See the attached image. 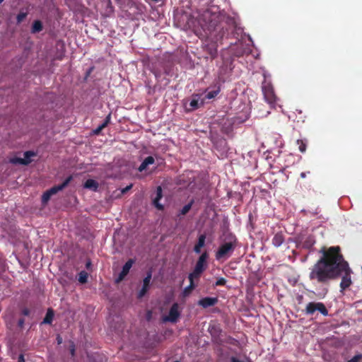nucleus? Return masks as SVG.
Instances as JSON below:
<instances>
[{
  "label": "nucleus",
  "instance_id": "473e14b6",
  "mask_svg": "<svg viewBox=\"0 0 362 362\" xmlns=\"http://www.w3.org/2000/svg\"><path fill=\"white\" fill-rule=\"evenodd\" d=\"M144 160L148 163V165L153 164L155 162L154 158L151 156L146 157Z\"/></svg>",
  "mask_w": 362,
  "mask_h": 362
},
{
  "label": "nucleus",
  "instance_id": "a878e982",
  "mask_svg": "<svg viewBox=\"0 0 362 362\" xmlns=\"http://www.w3.org/2000/svg\"><path fill=\"white\" fill-rule=\"evenodd\" d=\"M296 144L298 146V149L301 153H305L307 148V142L302 139H298Z\"/></svg>",
  "mask_w": 362,
  "mask_h": 362
},
{
  "label": "nucleus",
  "instance_id": "5701e85b",
  "mask_svg": "<svg viewBox=\"0 0 362 362\" xmlns=\"http://www.w3.org/2000/svg\"><path fill=\"white\" fill-rule=\"evenodd\" d=\"M193 204H194V200L192 199L187 204L185 205L182 208V209L180 211L178 216H180V215H182V216L186 215L191 209Z\"/></svg>",
  "mask_w": 362,
  "mask_h": 362
},
{
  "label": "nucleus",
  "instance_id": "f03ea898",
  "mask_svg": "<svg viewBox=\"0 0 362 362\" xmlns=\"http://www.w3.org/2000/svg\"><path fill=\"white\" fill-rule=\"evenodd\" d=\"M199 23L203 30L215 39L216 42L224 37H230L237 28L235 18L220 11L216 6H211L203 11L199 18Z\"/></svg>",
  "mask_w": 362,
  "mask_h": 362
},
{
  "label": "nucleus",
  "instance_id": "4468645a",
  "mask_svg": "<svg viewBox=\"0 0 362 362\" xmlns=\"http://www.w3.org/2000/svg\"><path fill=\"white\" fill-rule=\"evenodd\" d=\"M284 240V235L281 232L276 233L272 239V244L274 246L278 247L283 244Z\"/></svg>",
  "mask_w": 362,
  "mask_h": 362
},
{
  "label": "nucleus",
  "instance_id": "2eb2a0df",
  "mask_svg": "<svg viewBox=\"0 0 362 362\" xmlns=\"http://www.w3.org/2000/svg\"><path fill=\"white\" fill-rule=\"evenodd\" d=\"M206 235L202 234L199 236L198 241L194 247V251L196 253H200L201 249L205 245Z\"/></svg>",
  "mask_w": 362,
  "mask_h": 362
},
{
  "label": "nucleus",
  "instance_id": "412c9836",
  "mask_svg": "<svg viewBox=\"0 0 362 362\" xmlns=\"http://www.w3.org/2000/svg\"><path fill=\"white\" fill-rule=\"evenodd\" d=\"M54 318V311L52 308H49L45 315V318L43 319L42 323L44 324H51Z\"/></svg>",
  "mask_w": 362,
  "mask_h": 362
},
{
  "label": "nucleus",
  "instance_id": "37998d69",
  "mask_svg": "<svg viewBox=\"0 0 362 362\" xmlns=\"http://www.w3.org/2000/svg\"><path fill=\"white\" fill-rule=\"evenodd\" d=\"M108 4H111V0H108Z\"/></svg>",
  "mask_w": 362,
  "mask_h": 362
},
{
  "label": "nucleus",
  "instance_id": "0eeeda50",
  "mask_svg": "<svg viewBox=\"0 0 362 362\" xmlns=\"http://www.w3.org/2000/svg\"><path fill=\"white\" fill-rule=\"evenodd\" d=\"M36 153L32 151H28L24 153V158L13 157L9 159V162L12 164L28 165L32 162L31 157L35 156Z\"/></svg>",
  "mask_w": 362,
  "mask_h": 362
},
{
  "label": "nucleus",
  "instance_id": "ddd939ff",
  "mask_svg": "<svg viewBox=\"0 0 362 362\" xmlns=\"http://www.w3.org/2000/svg\"><path fill=\"white\" fill-rule=\"evenodd\" d=\"M163 197V190L160 186L156 188V197L153 199V205L159 210L163 209V206L159 203V201Z\"/></svg>",
  "mask_w": 362,
  "mask_h": 362
},
{
  "label": "nucleus",
  "instance_id": "a211bd4d",
  "mask_svg": "<svg viewBox=\"0 0 362 362\" xmlns=\"http://www.w3.org/2000/svg\"><path fill=\"white\" fill-rule=\"evenodd\" d=\"M315 243V238L313 235L308 236L302 243V246L305 249H310Z\"/></svg>",
  "mask_w": 362,
  "mask_h": 362
},
{
  "label": "nucleus",
  "instance_id": "1a4fd4ad",
  "mask_svg": "<svg viewBox=\"0 0 362 362\" xmlns=\"http://www.w3.org/2000/svg\"><path fill=\"white\" fill-rule=\"evenodd\" d=\"M135 263L134 259H129L122 267L121 272L119 274L118 277L116 279V282L119 283L122 281L129 274V270L132 267L133 264Z\"/></svg>",
  "mask_w": 362,
  "mask_h": 362
},
{
  "label": "nucleus",
  "instance_id": "cd10ccee",
  "mask_svg": "<svg viewBox=\"0 0 362 362\" xmlns=\"http://www.w3.org/2000/svg\"><path fill=\"white\" fill-rule=\"evenodd\" d=\"M220 92V87H218L216 90H213L207 92L206 98L212 99L214 98Z\"/></svg>",
  "mask_w": 362,
  "mask_h": 362
},
{
  "label": "nucleus",
  "instance_id": "4c0bfd02",
  "mask_svg": "<svg viewBox=\"0 0 362 362\" xmlns=\"http://www.w3.org/2000/svg\"><path fill=\"white\" fill-rule=\"evenodd\" d=\"M57 341L58 344H62V338L60 335H57Z\"/></svg>",
  "mask_w": 362,
  "mask_h": 362
},
{
  "label": "nucleus",
  "instance_id": "20e7f679",
  "mask_svg": "<svg viewBox=\"0 0 362 362\" xmlns=\"http://www.w3.org/2000/svg\"><path fill=\"white\" fill-rule=\"evenodd\" d=\"M209 255L206 252H203L198 258L193 271L189 274L190 277H194L199 279L202 274L208 267L207 259Z\"/></svg>",
  "mask_w": 362,
  "mask_h": 362
},
{
  "label": "nucleus",
  "instance_id": "c85d7f7f",
  "mask_svg": "<svg viewBox=\"0 0 362 362\" xmlns=\"http://www.w3.org/2000/svg\"><path fill=\"white\" fill-rule=\"evenodd\" d=\"M27 14L25 13H19L16 16L17 23H21L25 18Z\"/></svg>",
  "mask_w": 362,
  "mask_h": 362
},
{
  "label": "nucleus",
  "instance_id": "79ce46f5",
  "mask_svg": "<svg viewBox=\"0 0 362 362\" xmlns=\"http://www.w3.org/2000/svg\"><path fill=\"white\" fill-rule=\"evenodd\" d=\"M24 314L27 315L28 314V311L27 310L24 311Z\"/></svg>",
  "mask_w": 362,
  "mask_h": 362
},
{
  "label": "nucleus",
  "instance_id": "423d86ee",
  "mask_svg": "<svg viewBox=\"0 0 362 362\" xmlns=\"http://www.w3.org/2000/svg\"><path fill=\"white\" fill-rule=\"evenodd\" d=\"M262 92L265 100L272 108H275L277 105L278 98L274 93V88L270 83L262 86Z\"/></svg>",
  "mask_w": 362,
  "mask_h": 362
},
{
  "label": "nucleus",
  "instance_id": "ea45409f",
  "mask_svg": "<svg viewBox=\"0 0 362 362\" xmlns=\"http://www.w3.org/2000/svg\"><path fill=\"white\" fill-rule=\"evenodd\" d=\"M18 362H25L23 355L21 354L18 358Z\"/></svg>",
  "mask_w": 362,
  "mask_h": 362
},
{
  "label": "nucleus",
  "instance_id": "bb28decb",
  "mask_svg": "<svg viewBox=\"0 0 362 362\" xmlns=\"http://www.w3.org/2000/svg\"><path fill=\"white\" fill-rule=\"evenodd\" d=\"M88 273L86 272H85V271H81L78 274V281L81 284H86L87 282V281H88Z\"/></svg>",
  "mask_w": 362,
  "mask_h": 362
},
{
  "label": "nucleus",
  "instance_id": "39448f33",
  "mask_svg": "<svg viewBox=\"0 0 362 362\" xmlns=\"http://www.w3.org/2000/svg\"><path fill=\"white\" fill-rule=\"evenodd\" d=\"M72 179L73 177L71 175H69L65 179V180L62 184L59 185H55L50 188L49 189L45 191L42 195V204L45 205L46 204H47L51 197L57 194L58 192L64 189L66 186H68V185L72 180Z\"/></svg>",
  "mask_w": 362,
  "mask_h": 362
},
{
  "label": "nucleus",
  "instance_id": "2f4dec72",
  "mask_svg": "<svg viewBox=\"0 0 362 362\" xmlns=\"http://www.w3.org/2000/svg\"><path fill=\"white\" fill-rule=\"evenodd\" d=\"M148 165V163L145 161V160H144V161L139 165L138 170L139 172H142L144 170H146V168H147Z\"/></svg>",
  "mask_w": 362,
  "mask_h": 362
},
{
  "label": "nucleus",
  "instance_id": "7c9ffc66",
  "mask_svg": "<svg viewBox=\"0 0 362 362\" xmlns=\"http://www.w3.org/2000/svg\"><path fill=\"white\" fill-rule=\"evenodd\" d=\"M110 119H111V114L110 113L106 117L105 119H104L103 122L101 124H102V127L105 128L108 124L110 122Z\"/></svg>",
  "mask_w": 362,
  "mask_h": 362
},
{
  "label": "nucleus",
  "instance_id": "58836bf2",
  "mask_svg": "<svg viewBox=\"0 0 362 362\" xmlns=\"http://www.w3.org/2000/svg\"><path fill=\"white\" fill-rule=\"evenodd\" d=\"M307 174H310V171H308V172H302V173H300V177H301V178H305V177H306Z\"/></svg>",
  "mask_w": 362,
  "mask_h": 362
},
{
  "label": "nucleus",
  "instance_id": "393cba45",
  "mask_svg": "<svg viewBox=\"0 0 362 362\" xmlns=\"http://www.w3.org/2000/svg\"><path fill=\"white\" fill-rule=\"evenodd\" d=\"M316 311H319L324 316L328 315V310L323 303L317 302Z\"/></svg>",
  "mask_w": 362,
  "mask_h": 362
},
{
  "label": "nucleus",
  "instance_id": "c9c22d12",
  "mask_svg": "<svg viewBox=\"0 0 362 362\" xmlns=\"http://www.w3.org/2000/svg\"><path fill=\"white\" fill-rule=\"evenodd\" d=\"M132 187V185H128L122 189V193L125 194Z\"/></svg>",
  "mask_w": 362,
  "mask_h": 362
},
{
  "label": "nucleus",
  "instance_id": "e433bc0d",
  "mask_svg": "<svg viewBox=\"0 0 362 362\" xmlns=\"http://www.w3.org/2000/svg\"><path fill=\"white\" fill-rule=\"evenodd\" d=\"M92 266V263L90 262V260H88L87 261V262L86 263V267L87 269H90V268Z\"/></svg>",
  "mask_w": 362,
  "mask_h": 362
},
{
  "label": "nucleus",
  "instance_id": "6ab92c4d",
  "mask_svg": "<svg viewBox=\"0 0 362 362\" xmlns=\"http://www.w3.org/2000/svg\"><path fill=\"white\" fill-rule=\"evenodd\" d=\"M317 303L315 302H310L307 304L305 308V313L308 315H313L316 311Z\"/></svg>",
  "mask_w": 362,
  "mask_h": 362
},
{
  "label": "nucleus",
  "instance_id": "b1692460",
  "mask_svg": "<svg viewBox=\"0 0 362 362\" xmlns=\"http://www.w3.org/2000/svg\"><path fill=\"white\" fill-rule=\"evenodd\" d=\"M42 23L40 21H35L32 25V33H39L42 30Z\"/></svg>",
  "mask_w": 362,
  "mask_h": 362
},
{
  "label": "nucleus",
  "instance_id": "dca6fc26",
  "mask_svg": "<svg viewBox=\"0 0 362 362\" xmlns=\"http://www.w3.org/2000/svg\"><path fill=\"white\" fill-rule=\"evenodd\" d=\"M98 182L93 179H88L84 183L85 188L91 189L94 192H96L98 190Z\"/></svg>",
  "mask_w": 362,
  "mask_h": 362
},
{
  "label": "nucleus",
  "instance_id": "7ed1b4c3",
  "mask_svg": "<svg viewBox=\"0 0 362 362\" xmlns=\"http://www.w3.org/2000/svg\"><path fill=\"white\" fill-rule=\"evenodd\" d=\"M238 245V241L235 235L232 233H228L225 236L223 243L216 252V259L217 260H226L228 259Z\"/></svg>",
  "mask_w": 362,
  "mask_h": 362
},
{
  "label": "nucleus",
  "instance_id": "6e6552de",
  "mask_svg": "<svg viewBox=\"0 0 362 362\" xmlns=\"http://www.w3.org/2000/svg\"><path fill=\"white\" fill-rule=\"evenodd\" d=\"M180 316V311L179 310V305L177 303H175L172 305V306L169 310L168 315L165 316L163 317V321L175 323L177 322Z\"/></svg>",
  "mask_w": 362,
  "mask_h": 362
},
{
  "label": "nucleus",
  "instance_id": "9d476101",
  "mask_svg": "<svg viewBox=\"0 0 362 362\" xmlns=\"http://www.w3.org/2000/svg\"><path fill=\"white\" fill-rule=\"evenodd\" d=\"M152 278V272L151 271H148L146 274V277L144 279L143 281V286L141 289L138 293V298H143L146 293H147L149 286H150V282Z\"/></svg>",
  "mask_w": 362,
  "mask_h": 362
},
{
  "label": "nucleus",
  "instance_id": "c03bdc74",
  "mask_svg": "<svg viewBox=\"0 0 362 362\" xmlns=\"http://www.w3.org/2000/svg\"><path fill=\"white\" fill-rule=\"evenodd\" d=\"M4 1V0H0V4H1Z\"/></svg>",
  "mask_w": 362,
  "mask_h": 362
},
{
  "label": "nucleus",
  "instance_id": "c756f323",
  "mask_svg": "<svg viewBox=\"0 0 362 362\" xmlns=\"http://www.w3.org/2000/svg\"><path fill=\"white\" fill-rule=\"evenodd\" d=\"M226 284V279L223 278V277H221L219 278L216 281V284L215 285L216 286H225Z\"/></svg>",
  "mask_w": 362,
  "mask_h": 362
},
{
  "label": "nucleus",
  "instance_id": "f8f14e48",
  "mask_svg": "<svg viewBox=\"0 0 362 362\" xmlns=\"http://www.w3.org/2000/svg\"><path fill=\"white\" fill-rule=\"evenodd\" d=\"M230 51L235 57H242L245 52L244 45L242 42L235 43L233 46L230 47Z\"/></svg>",
  "mask_w": 362,
  "mask_h": 362
},
{
  "label": "nucleus",
  "instance_id": "f257e3e1",
  "mask_svg": "<svg viewBox=\"0 0 362 362\" xmlns=\"http://www.w3.org/2000/svg\"><path fill=\"white\" fill-rule=\"evenodd\" d=\"M320 252L322 256L310 269L309 279L313 284L322 286L320 295L325 296L328 292L327 288L331 281L341 279V291L348 288L352 284L351 273L349 263L345 260L339 246L328 248L322 247Z\"/></svg>",
  "mask_w": 362,
  "mask_h": 362
},
{
  "label": "nucleus",
  "instance_id": "a19ab883",
  "mask_svg": "<svg viewBox=\"0 0 362 362\" xmlns=\"http://www.w3.org/2000/svg\"><path fill=\"white\" fill-rule=\"evenodd\" d=\"M23 323H24V320H23V319L19 320V321H18V325H19L20 327H22V326H23Z\"/></svg>",
  "mask_w": 362,
  "mask_h": 362
},
{
  "label": "nucleus",
  "instance_id": "f3484780",
  "mask_svg": "<svg viewBox=\"0 0 362 362\" xmlns=\"http://www.w3.org/2000/svg\"><path fill=\"white\" fill-rule=\"evenodd\" d=\"M206 52L211 59H214L217 55V45L216 43H211L206 45Z\"/></svg>",
  "mask_w": 362,
  "mask_h": 362
},
{
  "label": "nucleus",
  "instance_id": "aec40b11",
  "mask_svg": "<svg viewBox=\"0 0 362 362\" xmlns=\"http://www.w3.org/2000/svg\"><path fill=\"white\" fill-rule=\"evenodd\" d=\"M188 279L189 281V285L188 286H187L186 288H185L184 291H183V293L185 296L188 295L195 288V284L194 283V280L197 279L194 277H190V275L188 276Z\"/></svg>",
  "mask_w": 362,
  "mask_h": 362
},
{
  "label": "nucleus",
  "instance_id": "f704fd0d",
  "mask_svg": "<svg viewBox=\"0 0 362 362\" xmlns=\"http://www.w3.org/2000/svg\"><path fill=\"white\" fill-rule=\"evenodd\" d=\"M104 129V127H102V124L99 125L95 130L94 133L95 134H99L100 132Z\"/></svg>",
  "mask_w": 362,
  "mask_h": 362
},
{
  "label": "nucleus",
  "instance_id": "9b49d317",
  "mask_svg": "<svg viewBox=\"0 0 362 362\" xmlns=\"http://www.w3.org/2000/svg\"><path fill=\"white\" fill-rule=\"evenodd\" d=\"M218 301V300L216 297H205L200 299L197 304L204 308H207L215 305Z\"/></svg>",
  "mask_w": 362,
  "mask_h": 362
},
{
  "label": "nucleus",
  "instance_id": "72a5a7b5",
  "mask_svg": "<svg viewBox=\"0 0 362 362\" xmlns=\"http://www.w3.org/2000/svg\"><path fill=\"white\" fill-rule=\"evenodd\" d=\"M70 353H71L72 356H74V354H75V344H74V343L73 341L71 342Z\"/></svg>",
  "mask_w": 362,
  "mask_h": 362
},
{
  "label": "nucleus",
  "instance_id": "4be33fe9",
  "mask_svg": "<svg viewBox=\"0 0 362 362\" xmlns=\"http://www.w3.org/2000/svg\"><path fill=\"white\" fill-rule=\"evenodd\" d=\"M199 97L198 95H193L192 99L189 103V107L191 110H196L199 107Z\"/></svg>",
  "mask_w": 362,
  "mask_h": 362
}]
</instances>
